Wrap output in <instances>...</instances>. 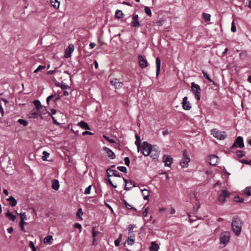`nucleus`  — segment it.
Masks as SVG:
<instances>
[{"mask_svg": "<svg viewBox=\"0 0 251 251\" xmlns=\"http://www.w3.org/2000/svg\"><path fill=\"white\" fill-rule=\"evenodd\" d=\"M243 223L241 219L237 216H233L231 222V226L234 234L239 236L242 230Z\"/></svg>", "mask_w": 251, "mask_h": 251, "instance_id": "obj_1", "label": "nucleus"}, {"mask_svg": "<svg viewBox=\"0 0 251 251\" xmlns=\"http://www.w3.org/2000/svg\"><path fill=\"white\" fill-rule=\"evenodd\" d=\"M153 148V147L147 142H144L141 146L140 149L143 154L145 156H147L151 154Z\"/></svg>", "mask_w": 251, "mask_h": 251, "instance_id": "obj_2", "label": "nucleus"}, {"mask_svg": "<svg viewBox=\"0 0 251 251\" xmlns=\"http://www.w3.org/2000/svg\"><path fill=\"white\" fill-rule=\"evenodd\" d=\"M230 233L226 231L222 233L220 237V244L223 245L222 248L225 247L229 242L230 239Z\"/></svg>", "mask_w": 251, "mask_h": 251, "instance_id": "obj_3", "label": "nucleus"}, {"mask_svg": "<svg viewBox=\"0 0 251 251\" xmlns=\"http://www.w3.org/2000/svg\"><path fill=\"white\" fill-rule=\"evenodd\" d=\"M211 133L213 136L219 140H224L226 137L225 131H221L214 128L211 130Z\"/></svg>", "mask_w": 251, "mask_h": 251, "instance_id": "obj_4", "label": "nucleus"}, {"mask_svg": "<svg viewBox=\"0 0 251 251\" xmlns=\"http://www.w3.org/2000/svg\"><path fill=\"white\" fill-rule=\"evenodd\" d=\"M190 158L187 154L186 150L183 151V157L180 161V165L182 168H187L188 166V163L190 162Z\"/></svg>", "mask_w": 251, "mask_h": 251, "instance_id": "obj_5", "label": "nucleus"}, {"mask_svg": "<svg viewBox=\"0 0 251 251\" xmlns=\"http://www.w3.org/2000/svg\"><path fill=\"white\" fill-rule=\"evenodd\" d=\"M192 91L195 93L197 99L199 100L201 99V89L200 86L195 82L191 83Z\"/></svg>", "mask_w": 251, "mask_h": 251, "instance_id": "obj_6", "label": "nucleus"}, {"mask_svg": "<svg viewBox=\"0 0 251 251\" xmlns=\"http://www.w3.org/2000/svg\"><path fill=\"white\" fill-rule=\"evenodd\" d=\"M235 147H238L240 149L243 148L244 147L243 138L241 136H239L237 137L234 143L231 147V149H232Z\"/></svg>", "mask_w": 251, "mask_h": 251, "instance_id": "obj_7", "label": "nucleus"}, {"mask_svg": "<svg viewBox=\"0 0 251 251\" xmlns=\"http://www.w3.org/2000/svg\"><path fill=\"white\" fill-rule=\"evenodd\" d=\"M231 193L227 190H222L218 197V201L222 203L226 201V199L229 198Z\"/></svg>", "mask_w": 251, "mask_h": 251, "instance_id": "obj_8", "label": "nucleus"}, {"mask_svg": "<svg viewBox=\"0 0 251 251\" xmlns=\"http://www.w3.org/2000/svg\"><path fill=\"white\" fill-rule=\"evenodd\" d=\"M162 161L164 163L166 167H170L173 163V159L169 155H164L162 157Z\"/></svg>", "mask_w": 251, "mask_h": 251, "instance_id": "obj_9", "label": "nucleus"}, {"mask_svg": "<svg viewBox=\"0 0 251 251\" xmlns=\"http://www.w3.org/2000/svg\"><path fill=\"white\" fill-rule=\"evenodd\" d=\"M33 103L37 110L38 111H39V113H40V116H42V115H43L45 112H43L41 111L42 109H45L46 110V107L42 106L41 104L40 101L39 100H35L33 101Z\"/></svg>", "mask_w": 251, "mask_h": 251, "instance_id": "obj_10", "label": "nucleus"}, {"mask_svg": "<svg viewBox=\"0 0 251 251\" xmlns=\"http://www.w3.org/2000/svg\"><path fill=\"white\" fill-rule=\"evenodd\" d=\"M139 64L141 68H144L148 66L147 60L141 55L138 56Z\"/></svg>", "mask_w": 251, "mask_h": 251, "instance_id": "obj_11", "label": "nucleus"}, {"mask_svg": "<svg viewBox=\"0 0 251 251\" xmlns=\"http://www.w3.org/2000/svg\"><path fill=\"white\" fill-rule=\"evenodd\" d=\"M74 50V46L73 44H70L66 48L65 51V57L70 58L71 56L72 53Z\"/></svg>", "mask_w": 251, "mask_h": 251, "instance_id": "obj_12", "label": "nucleus"}, {"mask_svg": "<svg viewBox=\"0 0 251 251\" xmlns=\"http://www.w3.org/2000/svg\"><path fill=\"white\" fill-rule=\"evenodd\" d=\"M182 105L183 108L186 110H189L192 107L191 104L188 101V98L187 97H184L183 98Z\"/></svg>", "mask_w": 251, "mask_h": 251, "instance_id": "obj_13", "label": "nucleus"}, {"mask_svg": "<svg viewBox=\"0 0 251 251\" xmlns=\"http://www.w3.org/2000/svg\"><path fill=\"white\" fill-rule=\"evenodd\" d=\"M123 180L125 183V190H128L130 189L131 188H132L133 187H135V185L133 181H132L131 180L128 181V180L124 177L123 178Z\"/></svg>", "mask_w": 251, "mask_h": 251, "instance_id": "obj_14", "label": "nucleus"}, {"mask_svg": "<svg viewBox=\"0 0 251 251\" xmlns=\"http://www.w3.org/2000/svg\"><path fill=\"white\" fill-rule=\"evenodd\" d=\"M208 161L211 165L215 166L217 164L218 157L215 155H210L208 157Z\"/></svg>", "mask_w": 251, "mask_h": 251, "instance_id": "obj_15", "label": "nucleus"}, {"mask_svg": "<svg viewBox=\"0 0 251 251\" xmlns=\"http://www.w3.org/2000/svg\"><path fill=\"white\" fill-rule=\"evenodd\" d=\"M159 153L160 152L158 150H156L155 149H154L153 148L151 153V157L152 158L153 161H156L158 160Z\"/></svg>", "mask_w": 251, "mask_h": 251, "instance_id": "obj_16", "label": "nucleus"}, {"mask_svg": "<svg viewBox=\"0 0 251 251\" xmlns=\"http://www.w3.org/2000/svg\"><path fill=\"white\" fill-rule=\"evenodd\" d=\"M132 25L133 27H139L140 26V24L138 21V15H134L132 18Z\"/></svg>", "mask_w": 251, "mask_h": 251, "instance_id": "obj_17", "label": "nucleus"}, {"mask_svg": "<svg viewBox=\"0 0 251 251\" xmlns=\"http://www.w3.org/2000/svg\"><path fill=\"white\" fill-rule=\"evenodd\" d=\"M103 150L105 151L106 153L107 156L110 158L113 159H114L116 157L115 154L114 153V152L109 148L104 147L103 148Z\"/></svg>", "mask_w": 251, "mask_h": 251, "instance_id": "obj_18", "label": "nucleus"}, {"mask_svg": "<svg viewBox=\"0 0 251 251\" xmlns=\"http://www.w3.org/2000/svg\"><path fill=\"white\" fill-rule=\"evenodd\" d=\"M107 172L108 173V176L109 177L112 176H114L119 177H121L120 173L116 170L108 169L107 170Z\"/></svg>", "mask_w": 251, "mask_h": 251, "instance_id": "obj_19", "label": "nucleus"}, {"mask_svg": "<svg viewBox=\"0 0 251 251\" xmlns=\"http://www.w3.org/2000/svg\"><path fill=\"white\" fill-rule=\"evenodd\" d=\"M110 83L114 86L116 89H119L122 87L123 84L122 82H118L117 79L110 80Z\"/></svg>", "mask_w": 251, "mask_h": 251, "instance_id": "obj_20", "label": "nucleus"}, {"mask_svg": "<svg viewBox=\"0 0 251 251\" xmlns=\"http://www.w3.org/2000/svg\"><path fill=\"white\" fill-rule=\"evenodd\" d=\"M51 182H52V184H52L51 185L52 188L55 190H58L59 189V188L60 186L58 180L57 179H54L52 180Z\"/></svg>", "mask_w": 251, "mask_h": 251, "instance_id": "obj_21", "label": "nucleus"}, {"mask_svg": "<svg viewBox=\"0 0 251 251\" xmlns=\"http://www.w3.org/2000/svg\"><path fill=\"white\" fill-rule=\"evenodd\" d=\"M156 76L159 75L160 71L161 60L159 57L156 58Z\"/></svg>", "mask_w": 251, "mask_h": 251, "instance_id": "obj_22", "label": "nucleus"}, {"mask_svg": "<svg viewBox=\"0 0 251 251\" xmlns=\"http://www.w3.org/2000/svg\"><path fill=\"white\" fill-rule=\"evenodd\" d=\"M52 236L51 235H48L44 239V243L45 244L50 245L52 244Z\"/></svg>", "mask_w": 251, "mask_h": 251, "instance_id": "obj_23", "label": "nucleus"}, {"mask_svg": "<svg viewBox=\"0 0 251 251\" xmlns=\"http://www.w3.org/2000/svg\"><path fill=\"white\" fill-rule=\"evenodd\" d=\"M7 200L9 202V204L11 206H15L17 203L16 200L12 196L8 198Z\"/></svg>", "mask_w": 251, "mask_h": 251, "instance_id": "obj_24", "label": "nucleus"}, {"mask_svg": "<svg viewBox=\"0 0 251 251\" xmlns=\"http://www.w3.org/2000/svg\"><path fill=\"white\" fill-rule=\"evenodd\" d=\"M136 141L135 142V145L137 146L138 148V151L139 152L141 148V140L140 137L138 135H135Z\"/></svg>", "mask_w": 251, "mask_h": 251, "instance_id": "obj_25", "label": "nucleus"}, {"mask_svg": "<svg viewBox=\"0 0 251 251\" xmlns=\"http://www.w3.org/2000/svg\"><path fill=\"white\" fill-rule=\"evenodd\" d=\"M78 126L84 129H90L88 125L84 121L79 122L78 123Z\"/></svg>", "mask_w": 251, "mask_h": 251, "instance_id": "obj_26", "label": "nucleus"}, {"mask_svg": "<svg viewBox=\"0 0 251 251\" xmlns=\"http://www.w3.org/2000/svg\"><path fill=\"white\" fill-rule=\"evenodd\" d=\"M159 248V246L157 244L154 242H152L151 245L150 247V250L151 251H158Z\"/></svg>", "mask_w": 251, "mask_h": 251, "instance_id": "obj_27", "label": "nucleus"}, {"mask_svg": "<svg viewBox=\"0 0 251 251\" xmlns=\"http://www.w3.org/2000/svg\"><path fill=\"white\" fill-rule=\"evenodd\" d=\"M6 217L10 221H14L16 219V216L14 215L9 211H8L5 215Z\"/></svg>", "mask_w": 251, "mask_h": 251, "instance_id": "obj_28", "label": "nucleus"}, {"mask_svg": "<svg viewBox=\"0 0 251 251\" xmlns=\"http://www.w3.org/2000/svg\"><path fill=\"white\" fill-rule=\"evenodd\" d=\"M142 195L144 200H148L150 196V192L148 190L144 189L141 190Z\"/></svg>", "mask_w": 251, "mask_h": 251, "instance_id": "obj_29", "label": "nucleus"}, {"mask_svg": "<svg viewBox=\"0 0 251 251\" xmlns=\"http://www.w3.org/2000/svg\"><path fill=\"white\" fill-rule=\"evenodd\" d=\"M50 3L52 6L55 8L57 9L60 5V2L57 0H50Z\"/></svg>", "mask_w": 251, "mask_h": 251, "instance_id": "obj_30", "label": "nucleus"}, {"mask_svg": "<svg viewBox=\"0 0 251 251\" xmlns=\"http://www.w3.org/2000/svg\"><path fill=\"white\" fill-rule=\"evenodd\" d=\"M29 115H30V118H37L38 115H40V113H39V111H38L36 112L34 110H32L30 112Z\"/></svg>", "mask_w": 251, "mask_h": 251, "instance_id": "obj_31", "label": "nucleus"}, {"mask_svg": "<svg viewBox=\"0 0 251 251\" xmlns=\"http://www.w3.org/2000/svg\"><path fill=\"white\" fill-rule=\"evenodd\" d=\"M124 14L121 10H117L115 12V17L117 19H120L123 17Z\"/></svg>", "mask_w": 251, "mask_h": 251, "instance_id": "obj_32", "label": "nucleus"}, {"mask_svg": "<svg viewBox=\"0 0 251 251\" xmlns=\"http://www.w3.org/2000/svg\"><path fill=\"white\" fill-rule=\"evenodd\" d=\"M127 243L128 245H132L134 243V236L129 237Z\"/></svg>", "mask_w": 251, "mask_h": 251, "instance_id": "obj_33", "label": "nucleus"}, {"mask_svg": "<svg viewBox=\"0 0 251 251\" xmlns=\"http://www.w3.org/2000/svg\"><path fill=\"white\" fill-rule=\"evenodd\" d=\"M144 11L148 16L150 17H151L152 16V13L149 7L145 6L144 8Z\"/></svg>", "mask_w": 251, "mask_h": 251, "instance_id": "obj_34", "label": "nucleus"}, {"mask_svg": "<svg viewBox=\"0 0 251 251\" xmlns=\"http://www.w3.org/2000/svg\"><path fill=\"white\" fill-rule=\"evenodd\" d=\"M244 193L248 196H251V186L247 187L244 190Z\"/></svg>", "mask_w": 251, "mask_h": 251, "instance_id": "obj_35", "label": "nucleus"}, {"mask_svg": "<svg viewBox=\"0 0 251 251\" xmlns=\"http://www.w3.org/2000/svg\"><path fill=\"white\" fill-rule=\"evenodd\" d=\"M50 155V153L48 152L47 151H44L43 152V156L42 159L44 161H47V158L49 157Z\"/></svg>", "mask_w": 251, "mask_h": 251, "instance_id": "obj_36", "label": "nucleus"}, {"mask_svg": "<svg viewBox=\"0 0 251 251\" xmlns=\"http://www.w3.org/2000/svg\"><path fill=\"white\" fill-rule=\"evenodd\" d=\"M202 73L203 75V76L206 78L207 79L209 82H214L210 78V77H209V75L207 74V73L203 70L202 71Z\"/></svg>", "mask_w": 251, "mask_h": 251, "instance_id": "obj_37", "label": "nucleus"}, {"mask_svg": "<svg viewBox=\"0 0 251 251\" xmlns=\"http://www.w3.org/2000/svg\"><path fill=\"white\" fill-rule=\"evenodd\" d=\"M98 233H99V231H96L95 228L93 227V230H92V235H93V242H94L95 241V238L97 236Z\"/></svg>", "mask_w": 251, "mask_h": 251, "instance_id": "obj_38", "label": "nucleus"}, {"mask_svg": "<svg viewBox=\"0 0 251 251\" xmlns=\"http://www.w3.org/2000/svg\"><path fill=\"white\" fill-rule=\"evenodd\" d=\"M211 16L207 13H203V18L206 22H208L210 20Z\"/></svg>", "mask_w": 251, "mask_h": 251, "instance_id": "obj_39", "label": "nucleus"}, {"mask_svg": "<svg viewBox=\"0 0 251 251\" xmlns=\"http://www.w3.org/2000/svg\"><path fill=\"white\" fill-rule=\"evenodd\" d=\"M234 201L236 202H243L244 200L243 198H240L239 196H236L234 198Z\"/></svg>", "mask_w": 251, "mask_h": 251, "instance_id": "obj_40", "label": "nucleus"}, {"mask_svg": "<svg viewBox=\"0 0 251 251\" xmlns=\"http://www.w3.org/2000/svg\"><path fill=\"white\" fill-rule=\"evenodd\" d=\"M124 203L125 204L126 207V208L128 209H132L134 211H136V209L133 207L132 206V205L128 203H127L126 201H125Z\"/></svg>", "mask_w": 251, "mask_h": 251, "instance_id": "obj_41", "label": "nucleus"}, {"mask_svg": "<svg viewBox=\"0 0 251 251\" xmlns=\"http://www.w3.org/2000/svg\"><path fill=\"white\" fill-rule=\"evenodd\" d=\"M236 154L238 158H241L243 156H244L245 153L243 151L238 150V151H237L236 152Z\"/></svg>", "mask_w": 251, "mask_h": 251, "instance_id": "obj_42", "label": "nucleus"}, {"mask_svg": "<svg viewBox=\"0 0 251 251\" xmlns=\"http://www.w3.org/2000/svg\"><path fill=\"white\" fill-rule=\"evenodd\" d=\"M20 125H23L24 126H26L27 125V122L25 120L20 119L17 121Z\"/></svg>", "mask_w": 251, "mask_h": 251, "instance_id": "obj_43", "label": "nucleus"}, {"mask_svg": "<svg viewBox=\"0 0 251 251\" xmlns=\"http://www.w3.org/2000/svg\"><path fill=\"white\" fill-rule=\"evenodd\" d=\"M46 68V66H44V65H40L36 69H35L34 71V73H38L39 71H40V70H43V69H45Z\"/></svg>", "mask_w": 251, "mask_h": 251, "instance_id": "obj_44", "label": "nucleus"}, {"mask_svg": "<svg viewBox=\"0 0 251 251\" xmlns=\"http://www.w3.org/2000/svg\"><path fill=\"white\" fill-rule=\"evenodd\" d=\"M164 22L165 20L164 19H161L156 22V24L158 26H160L162 25Z\"/></svg>", "mask_w": 251, "mask_h": 251, "instance_id": "obj_45", "label": "nucleus"}, {"mask_svg": "<svg viewBox=\"0 0 251 251\" xmlns=\"http://www.w3.org/2000/svg\"><path fill=\"white\" fill-rule=\"evenodd\" d=\"M20 215L21 221L24 222L25 220H26L27 218L25 213H20Z\"/></svg>", "mask_w": 251, "mask_h": 251, "instance_id": "obj_46", "label": "nucleus"}, {"mask_svg": "<svg viewBox=\"0 0 251 251\" xmlns=\"http://www.w3.org/2000/svg\"><path fill=\"white\" fill-rule=\"evenodd\" d=\"M83 214V212L81 208H79L77 211L76 216L77 217H78L79 218H81V219H82V218H81V216Z\"/></svg>", "mask_w": 251, "mask_h": 251, "instance_id": "obj_47", "label": "nucleus"}, {"mask_svg": "<svg viewBox=\"0 0 251 251\" xmlns=\"http://www.w3.org/2000/svg\"><path fill=\"white\" fill-rule=\"evenodd\" d=\"M26 224V223L25 222L21 221L20 223V226L21 228V230L24 232H25L24 226Z\"/></svg>", "mask_w": 251, "mask_h": 251, "instance_id": "obj_48", "label": "nucleus"}, {"mask_svg": "<svg viewBox=\"0 0 251 251\" xmlns=\"http://www.w3.org/2000/svg\"><path fill=\"white\" fill-rule=\"evenodd\" d=\"M117 169L118 170H119L122 172H124V173L126 172V168L125 166H118L117 167Z\"/></svg>", "mask_w": 251, "mask_h": 251, "instance_id": "obj_49", "label": "nucleus"}, {"mask_svg": "<svg viewBox=\"0 0 251 251\" xmlns=\"http://www.w3.org/2000/svg\"><path fill=\"white\" fill-rule=\"evenodd\" d=\"M150 208L149 207H147L145 208L144 211L143 212V215L144 217H146L147 216L148 213L149 211Z\"/></svg>", "mask_w": 251, "mask_h": 251, "instance_id": "obj_50", "label": "nucleus"}, {"mask_svg": "<svg viewBox=\"0 0 251 251\" xmlns=\"http://www.w3.org/2000/svg\"><path fill=\"white\" fill-rule=\"evenodd\" d=\"M29 247L31 248L32 250V251H36V249L34 245V243L32 241H30L29 244Z\"/></svg>", "mask_w": 251, "mask_h": 251, "instance_id": "obj_51", "label": "nucleus"}, {"mask_svg": "<svg viewBox=\"0 0 251 251\" xmlns=\"http://www.w3.org/2000/svg\"><path fill=\"white\" fill-rule=\"evenodd\" d=\"M91 185H89L88 187H87L85 190L84 194H89L91 192Z\"/></svg>", "mask_w": 251, "mask_h": 251, "instance_id": "obj_52", "label": "nucleus"}, {"mask_svg": "<svg viewBox=\"0 0 251 251\" xmlns=\"http://www.w3.org/2000/svg\"><path fill=\"white\" fill-rule=\"evenodd\" d=\"M231 31L233 32H235L236 31V28L234 25V21H233L231 24Z\"/></svg>", "mask_w": 251, "mask_h": 251, "instance_id": "obj_53", "label": "nucleus"}, {"mask_svg": "<svg viewBox=\"0 0 251 251\" xmlns=\"http://www.w3.org/2000/svg\"><path fill=\"white\" fill-rule=\"evenodd\" d=\"M103 137L107 140L108 141V142H109L110 143H115V141L113 140V139H110L109 137H108L107 136H106V135H103Z\"/></svg>", "mask_w": 251, "mask_h": 251, "instance_id": "obj_54", "label": "nucleus"}, {"mask_svg": "<svg viewBox=\"0 0 251 251\" xmlns=\"http://www.w3.org/2000/svg\"><path fill=\"white\" fill-rule=\"evenodd\" d=\"M124 160L125 164L127 166H129L130 164L129 158L128 157H126L125 158Z\"/></svg>", "mask_w": 251, "mask_h": 251, "instance_id": "obj_55", "label": "nucleus"}, {"mask_svg": "<svg viewBox=\"0 0 251 251\" xmlns=\"http://www.w3.org/2000/svg\"><path fill=\"white\" fill-rule=\"evenodd\" d=\"M135 226L133 225L130 224L128 226L129 232L130 233L132 232V230L134 228Z\"/></svg>", "mask_w": 251, "mask_h": 251, "instance_id": "obj_56", "label": "nucleus"}, {"mask_svg": "<svg viewBox=\"0 0 251 251\" xmlns=\"http://www.w3.org/2000/svg\"><path fill=\"white\" fill-rule=\"evenodd\" d=\"M60 98L59 96H57L56 95V94H54V97L53 98L52 100L56 102L57 100H59Z\"/></svg>", "mask_w": 251, "mask_h": 251, "instance_id": "obj_57", "label": "nucleus"}, {"mask_svg": "<svg viewBox=\"0 0 251 251\" xmlns=\"http://www.w3.org/2000/svg\"><path fill=\"white\" fill-rule=\"evenodd\" d=\"M54 97V95H50V96H49V97H47V100H46L47 104H49V101L51 99H53V98Z\"/></svg>", "mask_w": 251, "mask_h": 251, "instance_id": "obj_58", "label": "nucleus"}, {"mask_svg": "<svg viewBox=\"0 0 251 251\" xmlns=\"http://www.w3.org/2000/svg\"><path fill=\"white\" fill-rule=\"evenodd\" d=\"M74 228L80 229L81 228V225L79 223H75L74 225Z\"/></svg>", "mask_w": 251, "mask_h": 251, "instance_id": "obj_59", "label": "nucleus"}, {"mask_svg": "<svg viewBox=\"0 0 251 251\" xmlns=\"http://www.w3.org/2000/svg\"><path fill=\"white\" fill-rule=\"evenodd\" d=\"M60 86L62 89H67L69 87L68 85L65 83L62 84Z\"/></svg>", "mask_w": 251, "mask_h": 251, "instance_id": "obj_60", "label": "nucleus"}, {"mask_svg": "<svg viewBox=\"0 0 251 251\" xmlns=\"http://www.w3.org/2000/svg\"><path fill=\"white\" fill-rule=\"evenodd\" d=\"M108 182L113 187L115 188H117V185H114L110 179H108Z\"/></svg>", "mask_w": 251, "mask_h": 251, "instance_id": "obj_61", "label": "nucleus"}, {"mask_svg": "<svg viewBox=\"0 0 251 251\" xmlns=\"http://www.w3.org/2000/svg\"><path fill=\"white\" fill-rule=\"evenodd\" d=\"M92 134H93V133H91V132H89V131H84V132H83L82 133V135H92Z\"/></svg>", "mask_w": 251, "mask_h": 251, "instance_id": "obj_62", "label": "nucleus"}, {"mask_svg": "<svg viewBox=\"0 0 251 251\" xmlns=\"http://www.w3.org/2000/svg\"><path fill=\"white\" fill-rule=\"evenodd\" d=\"M120 241L119 239H116L114 241V244L116 246H118L120 245Z\"/></svg>", "mask_w": 251, "mask_h": 251, "instance_id": "obj_63", "label": "nucleus"}, {"mask_svg": "<svg viewBox=\"0 0 251 251\" xmlns=\"http://www.w3.org/2000/svg\"><path fill=\"white\" fill-rule=\"evenodd\" d=\"M56 111L55 109H51L50 113H49V115H54L56 113Z\"/></svg>", "mask_w": 251, "mask_h": 251, "instance_id": "obj_64", "label": "nucleus"}]
</instances>
